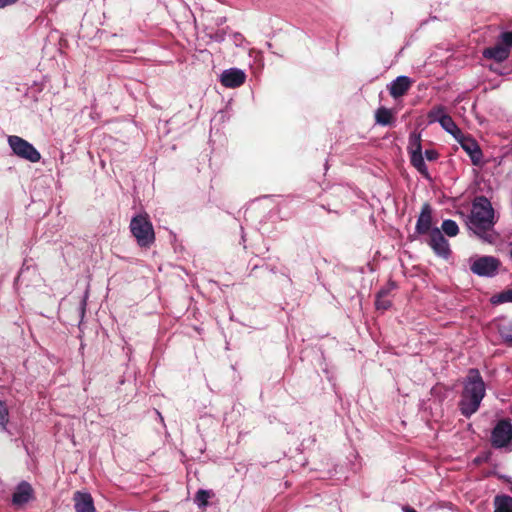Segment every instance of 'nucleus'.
<instances>
[{
    "instance_id": "obj_1",
    "label": "nucleus",
    "mask_w": 512,
    "mask_h": 512,
    "mask_svg": "<svg viewBox=\"0 0 512 512\" xmlns=\"http://www.w3.org/2000/svg\"><path fill=\"white\" fill-rule=\"evenodd\" d=\"M486 394L485 383L477 369H470L463 383L459 409L465 417L476 413Z\"/></svg>"
},
{
    "instance_id": "obj_2",
    "label": "nucleus",
    "mask_w": 512,
    "mask_h": 512,
    "mask_svg": "<svg viewBox=\"0 0 512 512\" xmlns=\"http://www.w3.org/2000/svg\"><path fill=\"white\" fill-rule=\"evenodd\" d=\"M494 225V210L490 201L484 197H477L472 205L469 217V228L478 236L489 231Z\"/></svg>"
},
{
    "instance_id": "obj_3",
    "label": "nucleus",
    "mask_w": 512,
    "mask_h": 512,
    "mask_svg": "<svg viewBox=\"0 0 512 512\" xmlns=\"http://www.w3.org/2000/svg\"><path fill=\"white\" fill-rule=\"evenodd\" d=\"M130 230L141 247H149L155 240L153 226L147 216L133 217L130 222Z\"/></svg>"
},
{
    "instance_id": "obj_4",
    "label": "nucleus",
    "mask_w": 512,
    "mask_h": 512,
    "mask_svg": "<svg viewBox=\"0 0 512 512\" xmlns=\"http://www.w3.org/2000/svg\"><path fill=\"white\" fill-rule=\"evenodd\" d=\"M8 144L13 154L21 159L31 163H37L41 159L39 151L31 143L19 136H8Z\"/></svg>"
},
{
    "instance_id": "obj_5",
    "label": "nucleus",
    "mask_w": 512,
    "mask_h": 512,
    "mask_svg": "<svg viewBox=\"0 0 512 512\" xmlns=\"http://www.w3.org/2000/svg\"><path fill=\"white\" fill-rule=\"evenodd\" d=\"M491 444L495 448L512 449V424L508 420L497 422L491 433Z\"/></svg>"
},
{
    "instance_id": "obj_6",
    "label": "nucleus",
    "mask_w": 512,
    "mask_h": 512,
    "mask_svg": "<svg viewBox=\"0 0 512 512\" xmlns=\"http://www.w3.org/2000/svg\"><path fill=\"white\" fill-rule=\"evenodd\" d=\"M500 261L493 256H481L471 260L470 270L480 277H493L497 274Z\"/></svg>"
},
{
    "instance_id": "obj_7",
    "label": "nucleus",
    "mask_w": 512,
    "mask_h": 512,
    "mask_svg": "<svg viewBox=\"0 0 512 512\" xmlns=\"http://www.w3.org/2000/svg\"><path fill=\"white\" fill-rule=\"evenodd\" d=\"M446 131L451 133L454 136V138L460 143L461 147L470 156L473 164H478L481 161L482 152H481V149H480L478 143L474 139L466 136L463 133V130H446Z\"/></svg>"
},
{
    "instance_id": "obj_8",
    "label": "nucleus",
    "mask_w": 512,
    "mask_h": 512,
    "mask_svg": "<svg viewBox=\"0 0 512 512\" xmlns=\"http://www.w3.org/2000/svg\"><path fill=\"white\" fill-rule=\"evenodd\" d=\"M428 244L437 256L444 259L450 256L449 243L439 228L435 227L430 231Z\"/></svg>"
},
{
    "instance_id": "obj_9",
    "label": "nucleus",
    "mask_w": 512,
    "mask_h": 512,
    "mask_svg": "<svg viewBox=\"0 0 512 512\" xmlns=\"http://www.w3.org/2000/svg\"><path fill=\"white\" fill-rule=\"evenodd\" d=\"M246 74L241 69L230 68L221 74V84L227 88H237L245 83Z\"/></svg>"
},
{
    "instance_id": "obj_10",
    "label": "nucleus",
    "mask_w": 512,
    "mask_h": 512,
    "mask_svg": "<svg viewBox=\"0 0 512 512\" xmlns=\"http://www.w3.org/2000/svg\"><path fill=\"white\" fill-rule=\"evenodd\" d=\"M427 119L429 125L439 123L442 128H457L451 116L443 107L433 108L431 111H429Z\"/></svg>"
},
{
    "instance_id": "obj_11",
    "label": "nucleus",
    "mask_w": 512,
    "mask_h": 512,
    "mask_svg": "<svg viewBox=\"0 0 512 512\" xmlns=\"http://www.w3.org/2000/svg\"><path fill=\"white\" fill-rule=\"evenodd\" d=\"M432 229V209L428 203H425L418 216L415 230L416 233L423 235L427 233L430 234Z\"/></svg>"
},
{
    "instance_id": "obj_12",
    "label": "nucleus",
    "mask_w": 512,
    "mask_h": 512,
    "mask_svg": "<svg viewBox=\"0 0 512 512\" xmlns=\"http://www.w3.org/2000/svg\"><path fill=\"white\" fill-rule=\"evenodd\" d=\"M413 81L407 76H398L389 86V93L394 98L404 96L411 88Z\"/></svg>"
},
{
    "instance_id": "obj_13",
    "label": "nucleus",
    "mask_w": 512,
    "mask_h": 512,
    "mask_svg": "<svg viewBox=\"0 0 512 512\" xmlns=\"http://www.w3.org/2000/svg\"><path fill=\"white\" fill-rule=\"evenodd\" d=\"M482 55L486 59H493L500 63L509 57L510 50L500 40L496 45L485 48Z\"/></svg>"
},
{
    "instance_id": "obj_14",
    "label": "nucleus",
    "mask_w": 512,
    "mask_h": 512,
    "mask_svg": "<svg viewBox=\"0 0 512 512\" xmlns=\"http://www.w3.org/2000/svg\"><path fill=\"white\" fill-rule=\"evenodd\" d=\"M33 489L31 485L25 481L21 482L13 494L12 502L14 505L20 506L27 503L32 497Z\"/></svg>"
},
{
    "instance_id": "obj_15",
    "label": "nucleus",
    "mask_w": 512,
    "mask_h": 512,
    "mask_svg": "<svg viewBox=\"0 0 512 512\" xmlns=\"http://www.w3.org/2000/svg\"><path fill=\"white\" fill-rule=\"evenodd\" d=\"M75 511L76 512H95L93 499L89 493H75Z\"/></svg>"
},
{
    "instance_id": "obj_16",
    "label": "nucleus",
    "mask_w": 512,
    "mask_h": 512,
    "mask_svg": "<svg viewBox=\"0 0 512 512\" xmlns=\"http://www.w3.org/2000/svg\"><path fill=\"white\" fill-rule=\"evenodd\" d=\"M411 164L421 173L424 177L429 178L427 166L425 164L422 152L410 154Z\"/></svg>"
},
{
    "instance_id": "obj_17",
    "label": "nucleus",
    "mask_w": 512,
    "mask_h": 512,
    "mask_svg": "<svg viewBox=\"0 0 512 512\" xmlns=\"http://www.w3.org/2000/svg\"><path fill=\"white\" fill-rule=\"evenodd\" d=\"M389 293V288H383L377 293L375 301V306L377 310L385 311L391 306V301L388 298Z\"/></svg>"
},
{
    "instance_id": "obj_18",
    "label": "nucleus",
    "mask_w": 512,
    "mask_h": 512,
    "mask_svg": "<svg viewBox=\"0 0 512 512\" xmlns=\"http://www.w3.org/2000/svg\"><path fill=\"white\" fill-rule=\"evenodd\" d=\"M376 122L382 126L393 124V113L392 110L385 107H380L375 113Z\"/></svg>"
},
{
    "instance_id": "obj_19",
    "label": "nucleus",
    "mask_w": 512,
    "mask_h": 512,
    "mask_svg": "<svg viewBox=\"0 0 512 512\" xmlns=\"http://www.w3.org/2000/svg\"><path fill=\"white\" fill-rule=\"evenodd\" d=\"M494 512H512V497L507 495L496 496Z\"/></svg>"
},
{
    "instance_id": "obj_20",
    "label": "nucleus",
    "mask_w": 512,
    "mask_h": 512,
    "mask_svg": "<svg viewBox=\"0 0 512 512\" xmlns=\"http://www.w3.org/2000/svg\"><path fill=\"white\" fill-rule=\"evenodd\" d=\"M407 149H408L409 154L422 152L421 134L420 133L413 131L410 134Z\"/></svg>"
},
{
    "instance_id": "obj_21",
    "label": "nucleus",
    "mask_w": 512,
    "mask_h": 512,
    "mask_svg": "<svg viewBox=\"0 0 512 512\" xmlns=\"http://www.w3.org/2000/svg\"><path fill=\"white\" fill-rule=\"evenodd\" d=\"M441 229L449 237H455L459 232L457 223L451 219L444 220Z\"/></svg>"
},
{
    "instance_id": "obj_22",
    "label": "nucleus",
    "mask_w": 512,
    "mask_h": 512,
    "mask_svg": "<svg viewBox=\"0 0 512 512\" xmlns=\"http://www.w3.org/2000/svg\"><path fill=\"white\" fill-rule=\"evenodd\" d=\"M8 422V410L5 404L0 401V429L6 430V424Z\"/></svg>"
},
{
    "instance_id": "obj_23",
    "label": "nucleus",
    "mask_w": 512,
    "mask_h": 512,
    "mask_svg": "<svg viewBox=\"0 0 512 512\" xmlns=\"http://www.w3.org/2000/svg\"><path fill=\"white\" fill-rule=\"evenodd\" d=\"M493 299L494 303L512 302V289L500 293Z\"/></svg>"
},
{
    "instance_id": "obj_24",
    "label": "nucleus",
    "mask_w": 512,
    "mask_h": 512,
    "mask_svg": "<svg viewBox=\"0 0 512 512\" xmlns=\"http://www.w3.org/2000/svg\"><path fill=\"white\" fill-rule=\"evenodd\" d=\"M209 493L205 490H199L196 494V502L199 506L207 505Z\"/></svg>"
},
{
    "instance_id": "obj_25",
    "label": "nucleus",
    "mask_w": 512,
    "mask_h": 512,
    "mask_svg": "<svg viewBox=\"0 0 512 512\" xmlns=\"http://www.w3.org/2000/svg\"><path fill=\"white\" fill-rule=\"evenodd\" d=\"M500 40L510 50V47H512V31L501 33Z\"/></svg>"
},
{
    "instance_id": "obj_26",
    "label": "nucleus",
    "mask_w": 512,
    "mask_h": 512,
    "mask_svg": "<svg viewBox=\"0 0 512 512\" xmlns=\"http://www.w3.org/2000/svg\"><path fill=\"white\" fill-rule=\"evenodd\" d=\"M500 334L505 341H512V325L503 326L500 329Z\"/></svg>"
},
{
    "instance_id": "obj_27",
    "label": "nucleus",
    "mask_w": 512,
    "mask_h": 512,
    "mask_svg": "<svg viewBox=\"0 0 512 512\" xmlns=\"http://www.w3.org/2000/svg\"><path fill=\"white\" fill-rule=\"evenodd\" d=\"M20 0H0V9L13 6L17 4Z\"/></svg>"
},
{
    "instance_id": "obj_28",
    "label": "nucleus",
    "mask_w": 512,
    "mask_h": 512,
    "mask_svg": "<svg viewBox=\"0 0 512 512\" xmlns=\"http://www.w3.org/2000/svg\"><path fill=\"white\" fill-rule=\"evenodd\" d=\"M437 156H438V154H437V152H436V151H434V150H426V151H425V157H426L428 160H430V161L435 160V159L437 158Z\"/></svg>"
},
{
    "instance_id": "obj_29",
    "label": "nucleus",
    "mask_w": 512,
    "mask_h": 512,
    "mask_svg": "<svg viewBox=\"0 0 512 512\" xmlns=\"http://www.w3.org/2000/svg\"><path fill=\"white\" fill-rule=\"evenodd\" d=\"M403 510H404V512H417L415 509L410 508V507H405Z\"/></svg>"
},
{
    "instance_id": "obj_30",
    "label": "nucleus",
    "mask_w": 512,
    "mask_h": 512,
    "mask_svg": "<svg viewBox=\"0 0 512 512\" xmlns=\"http://www.w3.org/2000/svg\"><path fill=\"white\" fill-rule=\"evenodd\" d=\"M510 254H511V257H512V249H511V253Z\"/></svg>"
}]
</instances>
